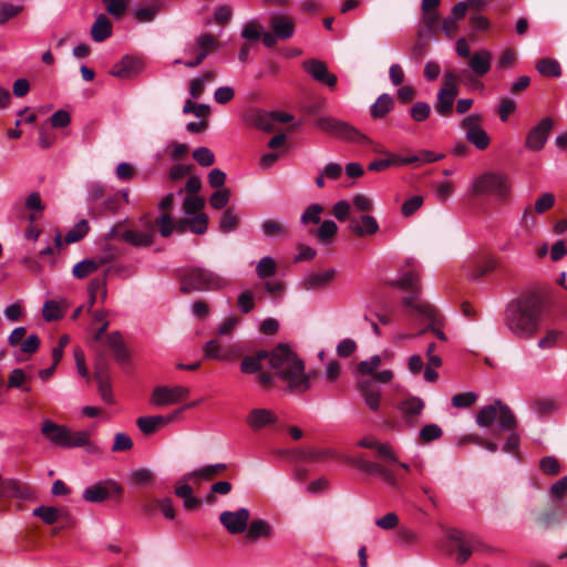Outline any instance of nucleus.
<instances>
[{
	"label": "nucleus",
	"mask_w": 567,
	"mask_h": 567,
	"mask_svg": "<svg viewBox=\"0 0 567 567\" xmlns=\"http://www.w3.org/2000/svg\"><path fill=\"white\" fill-rule=\"evenodd\" d=\"M338 226L333 220H324L317 230H311L322 244H329L337 235Z\"/></svg>",
	"instance_id": "nucleus-45"
},
{
	"label": "nucleus",
	"mask_w": 567,
	"mask_h": 567,
	"mask_svg": "<svg viewBox=\"0 0 567 567\" xmlns=\"http://www.w3.org/2000/svg\"><path fill=\"white\" fill-rule=\"evenodd\" d=\"M419 277L413 270H409L399 279L386 280V285L390 287L400 288L409 293L419 295Z\"/></svg>",
	"instance_id": "nucleus-29"
},
{
	"label": "nucleus",
	"mask_w": 567,
	"mask_h": 567,
	"mask_svg": "<svg viewBox=\"0 0 567 567\" xmlns=\"http://www.w3.org/2000/svg\"><path fill=\"white\" fill-rule=\"evenodd\" d=\"M250 513L247 508H239L235 512L225 511L220 513L219 520L229 534L244 533L248 527Z\"/></svg>",
	"instance_id": "nucleus-15"
},
{
	"label": "nucleus",
	"mask_w": 567,
	"mask_h": 567,
	"mask_svg": "<svg viewBox=\"0 0 567 567\" xmlns=\"http://www.w3.org/2000/svg\"><path fill=\"white\" fill-rule=\"evenodd\" d=\"M269 28L279 40H287L293 35L295 22L288 16L272 14L269 19Z\"/></svg>",
	"instance_id": "nucleus-21"
},
{
	"label": "nucleus",
	"mask_w": 567,
	"mask_h": 567,
	"mask_svg": "<svg viewBox=\"0 0 567 567\" xmlns=\"http://www.w3.org/2000/svg\"><path fill=\"white\" fill-rule=\"evenodd\" d=\"M483 116L480 114H470L461 121V128L465 132L468 143L477 150L483 151L489 146L491 138L482 127Z\"/></svg>",
	"instance_id": "nucleus-8"
},
{
	"label": "nucleus",
	"mask_w": 567,
	"mask_h": 567,
	"mask_svg": "<svg viewBox=\"0 0 567 567\" xmlns=\"http://www.w3.org/2000/svg\"><path fill=\"white\" fill-rule=\"evenodd\" d=\"M502 271L505 272L506 269L502 266L501 261L492 256H482L480 257L473 266L471 271V278L477 280L483 276L491 274L493 271Z\"/></svg>",
	"instance_id": "nucleus-22"
},
{
	"label": "nucleus",
	"mask_w": 567,
	"mask_h": 567,
	"mask_svg": "<svg viewBox=\"0 0 567 567\" xmlns=\"http://www.w3.org/2000/svg\"><path fill=\"white\" fill-rule=\"evenodd\" d=\"M41 434L52 444L63 449L85 447L91 453L97 451V447L90 442L89 432H73L66 425L58 424L49 419L42 422Z\"/></svg>",
	"instance_id": "nucleus-5"
},
{
	"label": "nucleus",
	"mask_w": 567,
	"mask_h": 567,
	"mask_svg": "<svg viewBox=\"0 0 567 567\" xmlns=\"http://www.w3.org/2000/svg\"><path fill=\"white\" fill-rule=\"evenodd\" d=\"M269 365L290 392L303 393L310 389V377L306 375L303 361L288 344L279 343L269 351Z\"/></svg>",
	"instance_id": "nucleus-2"
},
{
	"label": "nucleus",
	"mask_w": 567,
	"mask_h": 567,
	"mask_svg": "<svg viewBox=\"0 0 567 567\" xmlns=\"http://www.w3.org/2000/svg\"><path fill=\"white\" fill-rule=\"evenodd\" d=\"M112 22L105 14H100L91 28V37L96 42H103L112 34Z\"/></svg>",
	"instance_id": "nucleus-36"
},
{
	"label": "nucleus",
	"mask_w": 567,
	"mask_h": 567,
	"mask_svg": "<svg viewBox=\"0 0 567 567\" xmlns=\"http://www.w3.org/2000/svg\"><path fill=\"white\" fill-rule=\"evenodd\" d=\"M497 420L498 432H508V436L503 446L505 453L519 455V434L516 432L518 421L512 409L501 400H495L492 404L483 406L476 414V423L481 427H492Z\"/></svg>",
	"instance_id": "nucleus-3"
},
{
	"label": "nucleus",
	"mask_w": 567,
	"mask_h": 567,
	"mask_svg": "<svg viewBox=\"0 0 567 567\" xmlns=\"http://www.w3.org/2000/svg\"><path fill=\"white\" fill-rule=\"evenodd\" d=\"M28 488L16 480H4L0 485V498H25Z\"/></svg>",
	"instance_id": "nucleus-33"
},
{
	"label": "nucleus",
	"mask_w": 567,
	"mask_h": 567,
	"mask_svg": "<svg viewBox=\"0 0 567 567\" xmlns=\"http://www.w3.org/2000/svg\"><path fill=\"white\" fill-rule=\"evenodd\" d=\"M142 69V63L133 56H124L111 70V74L118 79H130L135 76Z\"/></svg>",
	"instance_id": "nucleus-23"
},
{
	"label": "nucleus",
	"mask_w": 567,
	"mask_h": 567,
	"mask_svg": "<svg viewBox=\"0 0 567 567\" xmlns=\"http://www.w3.org/2000/svg\"><path fill=\"white\" fill-rule=\"evenodd\" d=\"M266 238H287L290 235L289 227L277 219H265L260 225Z\"/></svg>",
	"instance_id": "nucleus-31"
},
{
	"label": "nucleus",
	"mask_w": 567,
	"mask_h": 567,
	"mask_svg": "<svg viewBox=\"0 0 567 567\" xmlns=\"http://www.w3.org/2000/svg\"><path fill=\"white\" fill-rule=\"evenodd\" d=\"M42 315L47 321H55L63 317L64 309L55 300H48L43 305Z\"/></svg>",
	"instance_id": "nucleus-53"
},
{
	"label": "nucleus",
	"mask_w": 567,
	"mask_h": 567,
	"mask_svg": "<svg viewBox=\"0 0 567 567\" xmlns=\"http://www.w3.org/2000/svg\"><path fill=\"white\" fill-rule=\"evenodd\" d=\"M323 212V207L319 204H312L310 205L301 215L300 221L303 225L308 224H319L320 223V215Z\"/></svg>",
	"instance_id": "nucleus-56"
},
{
	"label": "nucleus",
	"mask_w": 567,
	"mask_h": 567,
	"mask_svg": "<svg viewBox=\"0 0 567 567\" xmlns=\"http://www.w3.org/2000/svg\"><path fill=\"white\" fill-rule=\"evenodd\" d=\"M441 16L439 11L421 12V25L423 34H430L437 38L441 33Z\"/></svg>",
	"instance_id": "nucleus-30"
},
{
	"label": "nucleus",
	"mask_w": 567,
	"mask_h": 567,
	"mask_svg": "<svg viewBox=\"0 0 567 567\" xmlns=\"http://www.w3.org/2000/svg\"><path fill=\"white\" fill-rule=\"evenodd\" d=\"M97 270L94 259H84L74 265L72 274L78 279H84Z\"/></svg>",
	"instance_id": "nucleus-52"
},
{
	"label": "nucleus",
	"mask_w": 567,
	"mask_h": 567,
	"mask_svg": "<svg viewBox=\"0 0 567 567\" xmlns=\"http://www.w3.org/2000/svg\"><path fill=\"white\" fill-rule=\"evenodd\" d=\"M349 229L359 237L374 235L379 230V224L373 216L362 215L360 218H350Z\"/></svg>",
	"instance_id": "nucleus-25"
},
{
	"label": "nucleus",
	"mask_w": 567,
	"mask_h": 567,
	"mask_svg": "<svg viewBox=\"0 0 567 567\" xmlns=\"http://www.w3.org/2000/svg\"><path fill=\"white\" fill-rule=\"evenodd\" d=\"M277 272V264L271 257L261 258L256 267V274L259 279L272 277Z\"/></svg>",
	"instance_id": "nucleus-50"
},
{
	"label": "nucleus",
	"mask_w": 567,
	"mask_h": 567,
	"mask_svg": "<svg viewBox=\"0 0 567 567\" xmlns=\"http://www.w3.org/2000/svg\"><path fill=\"white\" fill-rule=\"evenodd\" d=\"M247 528L246 537L250 542H256L259 538H269L272 533L270 524L264 519H254Z\"/></svg>",
	"instance_id": "nucleus-39"
},
{
	"label": "nucleus",
	"mask_w": 567,
	"mask_h": 567,
	"mask_svg": "<svg viewBox=\"0 0 567 567\" xmlns=\"http://www.w3.org/2000/svg\"><path fill=\"white\" fill-rule=\"evenodd\" d=\"M442 434L443 431L437 424H426L421 429L419 440L421 443L427 444L440 439Z\"/></svg>",
	"instance_id": "nucleus-55"
},
{
	"label": "nucleus",
	"mask_w": 567,
	"mask_h": 567,
	"mask_svg": "<svg viewBox=\"0 0 567 567\" xmlns=\"http://www.w3.org/2000/svg\"><path fill=\"white\" fill-rule=\"evenodd\" d=\"M554 120L546 116L533 126L527 133L525 146L532 151H540L546 144L548 136L554 127Z\"/></svg>",
	"instance_id": "nucleus-14"
},
{
	"label": "nucleus",
	"mask_w": 567,
	"mask_h": 567,
	"mask_svg": "<svg viewBox=\"0 0 567 567\" xmlns=\"http://www.w3.org/2000/svg\"><path fill=\"white\" fill-rule=\"evenodd\" d=\"M302 66L315 81L326 84L330 89L336 87L338 79L334 74L329 72L326 62L317 59H309L302 63Z\"/></svg>",
	"instance_id": "nucleus-16"
},
{
	"label": "nucleus",
	"mask_w": 567,
	"mask_h": 567,
	"mask_svg": "<svg viewBox=\"0 0 567 567\" xmlns=\"http://www.w3.org/2000/svg\"><path fill=\"white\" fill-rule=\"evenodd\" d=\"M163 421V415L141 416L136 420V424L145 435H152L158 429L165 426Z\"/></svg>",
	"instance_id": "nucleus-44"
},
{
	"label": "nucleus",
	"mask_w": 567,
	"mask_h": 567,
	"mask_svg": "<svg viewBox=\"0 0 567 567\" xmlns=\"http://www.w3.org/2000/svg\"><path fill=\"white\" fill-rule=\"evenodd\" d=\"M394 100L391 95L381 94L371 107V116L373 118H383L393 107Z\"/></svg>",
	"instance_id": "nucleus-42"
},
{
	"label": "nucleus",
	"mask_w": 567,
	"mask_h": 567,
	"mask_svg": "<svg viewBox=\"0 0 567 567\" xmlns=\"http://www.w3.org/2000/svg\"><path fill=\"white\" fill-rule=\"evenodd\" d=\"M205 359L234 362L241 358V348L239 344L221 347L216 339L206 342L203 346Z\"/></svg>",
	"instance_id": "nucleus-11"
},
{
	"label": "nucleus",
	"mask_w": 567,
	"mask_h": 567,
	"mask_svg": "<svg viewBox=\"0 0 567 567\" xmlns=\"http://www.w3.org/2000/svg\"><path fill=\"white\" fill-rule=\"evenodd\" d=\"M239 217L235 214L234 208H227L219 220V229L221 233H229L237 229Z\"/></svg>",
	"instance_id": "nucleus-49"
},
{
	"label": "nucleus",
	"mask_w": 567,
	"mask_h": 567,
	"mask_svg": "<svg viewBox=\"0 0 567 567\" xmlns=\"http://www.w3.org/2000/svg\"><path fill=\"white\" fill-rule=\"evenodd\" d=\"M347 462L349 464L358 467L359 470H361L362 472H364L367 474H378V475H380V473H381V471L383 468V465L374 463V462L367 461L362 456H359V457H348Z\"/></svg>",
	"instance_id": "nucleus-48"
},
{
	"label": "nucleus",
	"mask_w": 567,
	"mask_h": 567,
	"mask_svg": "<svg viewBox=\"0 0 567 567\" xmlns=\"http://www.w3.org/2000/svg\"><path fill=\"white\" fill-rule=\"evenodd\" d=\"M230 198V190L228 188H221L216 190L209 198V204L215 209H223L227 206Z\"/></svg>",
	"instance_id": "nucleus-62"
},
{
	"label": "nucleus",
	"mask_w": 567,
	"mask_h": 567,
	"mask_svg": "<svg viewBox=\"0 0 567 567\" xmlns=\"http://www.w3.org/2000/svg\"><path fill=\"white\" fill-rule=\"evenodd\" d=\"M317 126L321 131L334 135L339 138L346 140L348 142H354L362 145H370L373 143L367 135L361 133L351 124L337 120L334 117H319L317 120Z\"/></svg>",
	"instance_id": "nucleus-7"
},
{
	"label": "nucleus",
	"mask_w": 567,
	"mask_h": 567,
	"mask_svg": "<svg viewBox=\"0 0 567 567\" xmlns=\"http://www.w3.org/2000/svg\"><path fill=\"white\" fill-rule=\"evenodd\" d=\"M357 389L361 393L365 404L372 411H378L381 402V391L373 379H359L357 381Z\"/></svg>",
	"instance_id": "nucleus-19"
},
{
	"label": "nucleus",
	"mask_w": 567,
	"mask_h": 567,
	"mask_svg": "<svg viewBox=\"0 0 567 567\" xmlns=\"http://www.w3.org/2000/svg\"><path fill=\"white\" fill-rule=\"evenodd\" d=\"M425 408L423 399L415 395H406L396 403L403 423L409 427L419 424L420 416Z\"/></svg>",
	"instance_id": "nucleus-10"
},
{
	"label": "nucleus",
	"mask_w": 567,
	"mask_h": 567,
	"mask_svg": "<svg viewBox=\"0 0 567 567\" xmlns=\"http://www.w3.org/2000/svg\"><path fill=\"white\" fill-rule=\"evenodd\" d=\"M122 223H117L115 226H113L110 233V237H121L126 243L138 247H147L151 246V244L153 243L152 233L135 231L132 229H126L122 231Z\"/></svg>",
	"instance_id": "nucleus-18"
},
{
	"label": "nucleus",
	"mask_w": 567,
	"mask_h": 567,
	"mask_svg": "<svg viewBox=\"0 0 567 567\" xmlns=\"http://www.w3.org/2000/svg\"><path fill=\"white\" fill-rule=\"evenodd\" d=\"M416 297L417 295L410 293V296L402 299L403 306L410 310V316L422 317L430 321H435V309L429 303L416 302Z\"/></svg>",
	"instance_id": "nucleus-24"
},
{
	"label": "nucleus",
	"mask_w": 567,
	"mask_h": 567,
	"mask_svg": "<svg viewBox=\"0 0 567 567\" xmlns=\"http://www.w3.org/2000/svg\"><path fill=\"white\" fill-rule=\"evenodd\" d=\"M543 307L544 301L538 292H526L507 303L505 326L515 337L532 339L538 331Z\"/></svg>",
	"instance_id": "nucleus-1"
},
{
	"label": "nucleus",
	"mask_w": 567,
	"mask_h": 567,
	"mask_svg": "<svg viewBox=\"0 0 567 567\" xmlns=\"http://www.w3.org/2000/svg\"><path fill=\"white\" fill-rule=\"evenodd\" d=\"M106 344L110 350L113 352L115 360L117 363L124 365L130 362V352L123 341V338L120 332L115 331L106 337Z\"/></svg>",
	"instance_id": "nucleus-26"
},
{
	"label": "nucleus",
	"mask_w": 567,
	"mask_h": 567,
	"mask_svg": "<svg viewBox=\"0 0 567 567\" xmlns=\"http://www.w3.org/2000/svg\"><path fill=\"white\" fill-rule=\"evenodd\" d=\"M123 488L114 481H105L96 483L85 488L83 498L90 503H100L109 497H120Z\"/></svg>",
	"instance_id": "nucleus-12"
},
{
	"label": "nucleus",
	"mask_w": 567,
	"mask_h": 567,
	"mask_svg": "<svg viewBox=\"0 0 567 567\" xmlns=\"http://www.w3.org/2000/svg\"><path fill=\"white\" fill-rule=\"evenodd\" d=\"M431 114V106L425 102H416L410 110V115L415 122L425 121Z\"/></svg>",
	"instance_id": "nucleus-64"
},
{
	"label": "nucleus",
	"mask_w": 567,
	"mask_h": 567,
	"mask_svg": "<svg viewBox=\"0 0 567 567\" xmlns=\"http://www.w3.org/2000/svg\"><path fill=\"white\" fill-rule=\"evenodd\" d=\"M121 195L109 196L103 203L91 206V215L94 217L105 214H115L121 207Z\"/></svg>",
	"instance_id": "nucleus-37"
},
{
	"label": "nucleus",
	"mask_w": 567,
	"mask_h": 567,
	"mask_svg": "<svg viewBox=\"0 0 567 567\" xmlns=\"http://www.w3.org/2000/svg\"><path fill=\"white\" fill-rule=\"evenodd\" d=\"M28 377L22 369H14L11 371L8 378V388L21 389L24 392H29L31 389L27 386Z\"/></svg>",
	"instance_id": "nucleus-54"
},
{
	"label": "nucleus",
	"mask_w": 567,
	"mask_h": 567,
	"mask_svg": "<svg viewBox=\"0 0 567 567\" xmlns=\"http://www.w3.org/2000/svg\"><path fill=\"white\" fill-rule=\"evenodd\" d=\"M262 31V25L259 22L252 20L244 25L241 30V37L248 41H256L261 38Z\"/></svg>",
	"instance_id": "nucleus-57"
},
{
	"label": "nucleus",
	"mask_w": 567,
	"mask_h": 567,
	"mask_svg": "<svg viewBox=\"0 0 567 567\" xmlns=\"http://www.w3.org/2000/svg\"><path fill=\"white\" fill-rule=\"evenodd\" d=\"M474 197H493L499 204H506L512 195V182L506 173L486 171L475 177L471 185Z\"/></svg>",
	"instance_id": "nucleus-4"
},
{
	"label": "nucleus",
	"mask_w": 567,
	"mask_h": 567,
	"mask_svg": "<svg viewBox=\"0 0 567 567\" xmlns=\"http://www.w3.org/2000/svg\"><path fill=\"white\" fill-rule=\"evenodd\" d=\"M477 400L474 392H465L453 395L452 405L457 409H466L472 406Z\"/></svg>",
	"instance_id": "nucleus-61"
},
{
	"label": "nucleus",
	"mask_w": 567,
	"mask_h": 567,
	"mask_svg": "<svg viewBox=\"0 0 567 567\" xmlns=\"http://www.w3.org/2000/svg\"><path fill=\"white\" fill-rule=\"evenodd\" d=\"M89 311L100 299L101 302H105L107 298L106 278H94L89 284Z\"/></svg>",
	"instance_id": "nucleus-32"
},
{
	"label": "nucleus",
	"mask_w": 567,
	"mask_h": 567,
	"mask_svg": "<svg viewBox=\"0 0 567 567\" xmlns=\"http://www.w3.org/2000/svg\"><path fill=\"white\" fill-rule=\"evenodd\" d=\"M249 122L254 127L265 132H272L276 127L272 112L256 111L250 115Z\"/></svg>",
	"instance_id": "nucleus-40"
},
{
	"label": "nucleus",
	"mask_w": 567,
	"mask_h": 567,
	"mask_svg": "<svg viewBox=\"0 0 567 567\" xmlns=\"http://www.w3.org/2000/svg\"><path fill=\"white\" fill-rule=\"evenodd\" d=\"M332 456V452L330 450H297L295 452V457L309 462H318L323 461Z\"/></svg>",
	"instance_id": "nucleus-47"
},
{
	"label": "nucleus",
	"mask_w": 567,
	"mask_h": 567,
	"mask_svg": "<svg viewBox=\"0 0 567 567\" xmlns=\"http://www.w3.org/2000/svg\"><path fill=\"white\" fill-rule=\"evenodd\" d=\"M358 445L364 449L375 450L378 456L384 461L396 462V456L392 452L390 445L380 443L373 437H363L359 441Z\"/></svg>",
	"instance_id": "nucleus-35"
},
{
	"label": "nucleus",
	"mask_w": 567,
	"mask_h": 567,
	"mask_svg": "<svg viewBox=\"0 0 567 567\" xmlns=\"http://www.w3.org/2000/svg\"><path fill=\"white\" fill-rule=\"evenodd\" d=\"M269 360V351L258 350L255 354L241 359L240 371L245 374L257 373L262 370V361Z\"/></svg>",
	"instance_id": "nucleus-27"
},
{
	"label": "nucleus",
	"mask_w": 567,
	"mask_h": 567,
	"mask_svg": "<svg viewBox=\"0 0 567 567\" xmlns=\"http://www.w3.org/2000/svg\"><path fill=\"white\" fill-rule=\"evenodd\" d=\"M336 276L333 269H329L322 274H312L302 281V288L306 290L320 289L329 285Z\"/></svg>",
	"instance_id": "nucleus-38"
},
{
	"label": "nucleus",
	"mask_w": 567,
	"mask_h": 567,
	"mask_svg": "<svg viewBox=\"0 0 567 567\" xmlns=\"http://www.w3.org/2000/svg\"><path fill=\"white\" fill-rule=\"evenodd\" d=\"M424 203V198L421 195L412 196L411 198L406 199L402 207L401 213L405 217L412 216L417 209L422 207Z\"/></svg>",
	"instance_id": "nucleus-63"
},
{
	"label": "nucleus",
	"mask_w": 567,
	"mask_h": 567,
	"mask_svg": "<svg viewBox=\"0 0 567 567\" xmlns=\"http://www.w3.org/2000/svg\"><path fill=\"white\" fill-rule=\"evenodd\" d=\"M60 509L59 507L42 505L33 511V515L39 517L44 524L53 525L59 522Z\"/></svg>",
	"instance_id": "nucleus-46"
},
{
	"label": "nucleus",
	"mask_w": 567,
	"mask_h": 567,
	"mask_svg": "<svg viewBox=\"0 0 567 567\" xmlns=\"http://www.w3.org/2000/svg\"><path fill=\"white\" fill-rule=\"evenodd\" d=\"M558 402L551 398H533L529 402V408L538 417L551 415L558 410Z\"/></svg>",
	"instance_id": "nucleus-34"
},
{
	"label": "nucleus",
	"mask_w": 567,
	"mask_h": 567,
	"mask_svg": "<svg viewBox=\"0 0 567 567\" xmlns=\"http://www.w3.org/2000/svg\"><path fill=\"white\" fill-rule=\"evenodd\" d=\"M181 291L188 295L193 291L219 290L227 285V281L218 274L202 268L192 267L179 276Z\"/></svg>",
	"instance_id": "nucleus-6"
},
{
	"label": "nucleus",
	"mask_w": 567,
	"mask_h": 567,
	"mask_svg": "<svg viewBox=\"0 0 567 567\" xmlns=\"http://www.w3.org/2000/svg\"><path fill=\"white\" fill-rule=\"evenodd\" d=\"M228 470V465L225 463H216L205 465L198 470L187 473L183 476L184 482L194 481L195 483L200 481H210L216 476L224 474Z\"/></svg>",
	"instance_id": "nucleus-20"
},
{
	"label": "nucleus",
	"mask_w": 567,
	"mask_h": 567,
	"mask_svg": "<svg viewBox=\"0 0 567 567\" xmlns=\"http://www.w3.org/2000/svg\"><path fill=\"white\" fill-rule=\"evenodd\" d=\"M446 537L452 544V549L457 554L456 563L460 565L468 560L476 545L480 544L476 537L466 536L461 530L454 528L447 530Z\"/></svg>",
	"instance_id": "nucleus-9"
},
{
	"label": "nucleus",
	"mask_w": 567,
	"mask_h": 567,
	"mask_svg": "<svg viewBox=\"0 0 567 567\" xmlns=\"http://www.w3.org/2000/svg\"><path fill=\"white\" fill-rule=\"evenodd\" d=\"M457 94L449 91H439L437 101L434 105L435 111L444 117H447L453 112V104Z\"/></svg>",
	"instance_id": "nucleus-41"
},
{
	"label": "nucleus",
	"mask_w": 567,
	"mask_h": 567,
	"mask_svg": "<svg viewBox=\"0 0 567 567\" xmlns=\"http://www.w3.org/2000/svg\"><path fill=\"white\" fill-rule=\"evenodd\" d=\"M194 159L202 166H212L215 163L214 153L205 146H200L193 152Z\"/></svg>",
	"instance_id": "nucleus-60"
},
{
	"label": "nucleus",
	"mask_w": 567,
	"mask_h": 567,
	"mask_svg": "<svg viewBox=\"0 0 567 567\" xmlns=\"http://www.w3.org/2000/svg\"><path fill=\"white\" fill-rule=\"evenodd\" d=\"M102 2L115 19L122 18L127 9V0H102Z\"/></svg>",
	"instance_id": "nucleus-58"
},
{
	"label": "nucleus",
	"mask_w": 567,
	"mask_h": 567,
	"mask_svg": "<svg viewBox=\"0 0 567 567\" xmlns=\"http://www.w3.org/2000/svg\"><path fill=\"white\" fill-rule=\"evenodd\" d=\"M189 389L182 385L156 386L151 396V403L156 406L169 405L181 402L189 395Z\"/></svg>",
	"instance_id": "nucleus-13"
},
{
	"label": "nucleus",
	"mask_w": 567,
	"mask_h": 567,
	"mask_svg": "<svg viewBox=\"0 0 567 567\" xmlns=\"http://www.w3.org/2000/svg\"><path fill=\"white\" fill-rule=\"evenodd\" d=\"M536 70L544 76L558 78L561 74V68L557 60L543 58L536 62Z\"/></svg>",
	"instance_id": "nucleus-43"
},
{
	"label": "nucleus",
	"mask_w": 567,
	"mask_h": 567,
	"mask_svg": "<svg viewBox=\"0 0 567 567\" xmlns=\"http://www.w3.org/2000/svg\"><path fill=\"white\" fill-rule=\"evenodd\" d=\"M159 11L158 4H152L148 7H141L135 10V18L138 22H151L153 21Z\"/></svg>",
	"instance_id": "nucleus-59"
},
{
	"label": "nucleus",
	"mask_w": 567,
	"mask_h": 567,
	"mask_svg": "<svg viewBox=\"0 0 567 567\" xmlns=\"http://www.w3.org/2000/svg\"><path fill=\"white\" fill-rule=\"evenodd\" d=\"M374 151L379 152L381 154H384L388 157L384 158V159H375L372 163H370L369 166H368V168L370 171L381 172V171H384V169L389 168L392 165H396V163H398V156L396 155L391 154V153H389L386 151H383V150H379L377 147H374Z\"/></svg>",
	"instance_id": "nucleus-51"
},
{
	"label": "nucleus",
	"mask_w": 567,
	"mask_h": 567,
	"mask_svg": "<svg viewBox=\"0 0 567 567\" xmlns=\"http://www.w3.org/2000/svg\"><path fill=\"white\" fill-rule=\"evenodd\" d=\"M278 421V416L272 410L264 408L252 409L246 417V423L255 432L266 427H276Z\"/></svg>",
	"instance_id": "nucleus-17"
},
{
	"label": "nucleus",
	"mask_w": 567,
	"mask_h": 567,
	"mask_svg": "<svg viewBox=\"0 0 567 567\" xmlns=\"http://www.w3.org/2000/svg\"><path fill=\"white\" fill-rule=\"evenodd\" d=\"M492 53L487 50L475 52L468 60V66L477 75L483 76L491 70Z\"/></svg>",
	"instance_id": "nucleus-28"
}]
</instances>
